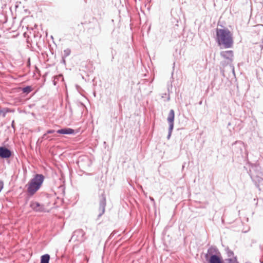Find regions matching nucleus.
Listing matches in <instances>:
<instances>
[{"label": "nucleus", "mask_w": 263, "mask_h": 263, "mask_svg": "<svg viewBox=\"0 0 263 263\" xmlns=\"http://www.w3.org/2000/svg\"><path fill=\"white\" fill-rule=\"evenodd\" d=\"M71 53V50L69 48H67L64 50L63 55L62 56V58H66L69 56Z\"/></svg>", "instance_id": "nucleus-17"}, {"label": "nucleus", "mask_w": 263, "mask_h": 263, "mask_svg": "<svg viewBox=\"0 0 263 263\" xmlns=\"http://www.w3.org/2000/svg\"><path fill=\"white\" fill-rule=\"evenodd\" d=\"M30 207L35 212H42L44 211V205L39 202L32 201L30 203Z\"/></svg>", "instance_id": "nucleus-10"}, {"label": "nucleus", "mask_w": 263, "mask_h": 263, "mask_svg": "<svg viewBox=\"0 0 263 263\" xmlns=\"http://www.w3.org/2000/svg\"><path fill=\"white\" fill-rule=\"evenodd\" d=\"M244 147V143L240 141H237L232 144V151L233 153L239 155H242L243 152V148Z\"/></svg>", "instance_id": "nucleus-7"}, {"label": "nucleus", "mask_w": 263, "mask_h": 263, "mask_svg": "<svg viewBox=\"0 0 263 263\" xmlns=\"http://www.w3.org/2000/svg\"><path fill=\"white\" fill-rule=\"evenodd\" d=\"M216 35V41L218 45H222L225 48L232 47L233 44L232 33L228 28H217Z\"/></svg>", "instance_id": "nucleus-1"}, {"label": "nucleus", "mask_w": 263, "mask_h": 263, "mask_svg": "<svg viewBox=\"0 0 263 263\" xmlns=\"http://www.w3.org/2000/svg\"><path fill=\"white\" fill-rule=\"evenodd\" d=\"M227 255L229 258H233L234 253L232 251L229 250L227 251Z\"/></svg>", "instance_id": "nucleus-19"}, {"label": "nucleus", "mask_w": 263, "mask_h": 263, "mask_svg": "<svg viewBox=\"0 0 263 263\" xmlns=\"http://www.w3.org/2000/svg\"><path fill=\"white\" fill-rule=\"evenodd\" d=\"M57 133L63 135H73L75 133L74 130L68 127L61 128L58 129Z\"/></svg>", "instance_id": "nucleus-11"}, {"label": "nucleus", "mask_w": 263, "mask_h": 263, "mask_svg": "<svg viewBox=\"0 0 263 263\" xmlns=\"http://www.w3.org/2000/svg\"><path fill=\"white\" fill-rule=\"evenodd\" d=\"M50 256L48 254L43 255L41 257L40 263H49Z\"/></svg>", "instance_id": "nucleus-13"}, {"label": "nucleus", "mask_w": 263, "mask_h": 263, "mask_svg": "<svg viewBox=\"0 0 263 263\" xmlns=\"http://www.w3.org/2000/svg\"><path fill=\"white\" fill-rule=\"evenodd\" d=\"M13 152L5 146H0V158L9 159L12 156Z\"/></svg>", "instance_id": "nucleus-8"}, {"label": "nucleus", "mask_w": 263, "mask_h": 263, "mask_svg": "<svg viewBox=\"0 0 263 263\" xmlns=\"http://www.w3.org/2000/svg\"><path fill=\"white\" fill-rule=\"evenodd\" d=\"M32 90V88L31 86L28 85L26 86L22 89V91L23 93L26 94H28Z\"/></svg>", "instance_id": "nucleus-15"}, {"label": "nucleus", "mask_w": 263, "mask_h": 263, "mask_svg": "<svg viewBox=\"0 0 263 263\" xmlns=\"http://www.w3.org/2000/svg\"><path fill=\"white\" fill-rule=\"evenodd\" d=\"M68 110L69 111V112L70 114V116H71L72 115V108L70 106H68Z\"/></svg>", "instance_id": "nucleus-21"}, {"label": "nucleus", "mask_w": 263, "mask_h": 263, "mask_svg": "<svg viewBox=\"0 0 263 263\" xmlns=\"http://www.w3.org/2000/svg\"><path fill=\"white\" fill-rule=\"evenodd\" d=\"M79 104L83 107L85 106L84 104L83 103L80 102Z\"/></svg>", "instance_id": "nucleus-23"}, {"label": "nucleus", "mask_w": 263, "mask_h": 263, "mask_svg": "<svg viewBox=\"0 0 263 263\" xmlns=\"http://www.w3.org/2000/svg\"><path fill=\"white\" fill-rule=\"evenodd\" d=\"M204 263H223L221 254L216 246H211L204 254Z\"/></svg>", "instance_id": "nucleus-3"}, {"label": "nucleus", "mask_w": 263, "mask_h": 263, "mask_svg": "<svg viewBox=\"0 0 263 263\" xmlns=\"http://www.w3.org/2000/svg\"><path fill=\"white\" fill-rule=\"evenodd\" d=\"M175 111L173 109H171L167 118L169 124L168 132L167 136V139H169L171 136L172 131L174 125Z\"/></svg>", "instance_id": "nucleus-6"}, {"label": "nucleus", "mask_w": 263, "mask_h": 263, "mask_svg": "<svg viewBox=\"0 0 263 263\" xmlns=\"http://www.w3.org/2000/svg\"><path fill=\"white\" fill-rule=\"evenodd\" d=\"M149 199L151 200V201H152V202H155V200H154V199L152 197H149Z\"/></svg>", "instance_id": "nucleus-22"}, {"label": "nucleus", "mask_w": 263, "mask_h": 263, "mask_svg": "<svg viewBox=\"0 0 263 263\" xmlns=\"http://www.w3.org/2000/svg\"><path fill=\"white\" fill-rule=\"evenodd\" d=\"M47 134H47V133H46L45 134H44L43 135V136L41 138V141H42L43 140H44L45 139H49V140L51 139V138H50V137L47 136Z\"/></svg>", "instance_id": "nucleus-18"}, {"label": "nucleus", "mask_w": 263, "mask_h": 263, "mask_svg": "<svg viewBox=\"0 0 263 263\" xmlns=\"http://www.w3.org/2000/svg\"><path fill=\"white\" fill-rule=\"evenodd\" d=\"M9 112V109L7 108H0V116L5 117L7 112Z\"/></svg>", "instance_id": "nucleus-16"}, {"label": "nucleus", "mask_w": 263, "mask_h": 263, "mask_svg": "<svg viewBox=\"0 0 263 263\" xmlns=\"http://www.w3.org/2000/svg\"><path fill=\"white\" fill-rule=\"evenodd\" d=\"M220 55L228 60V64H231L233 60L234 54L232 50L222 51L220 52Z\"/></svg>", "instance_id": "nucleus-9"}, {"label": "nucleus", "mask_w": 263, "mask_h": 263, "mask_svg": "<svg viewBox=\"0 0 263 263\" xmlns=\"http://www.w3.org/2000/svg\"><path fill=\"white\" fill-rule=\"evenodd\" d=\"M14 121H12V124H11V126H12V127L13 128H14Z\"/></svg>", "instance_id": "nucleus-24"}, {"label": "nucleus", "mask_w": 263, "mask_h": 263, "mask_svg": "<svg viewBox=\"0 0 263 263\" xmlns=\"http://www.w3.org/2000/svg\"><path fill=\"white\" fill-rule=\"evenodd\" d=\"M63 62L64 63H65V60H64V58H63Z\"/></svg>", "instance_id": "nucleus-25"}, {"label": "nucleus", "mask_w": 263, "mask_h": 263, "mask_svg": "<svg viewBox=\"0 0 263 263\" xmlns=\"http://www.w3.org/2000/svg\"><path fill=\"white\" fill-rule=\"evenodd\" d=\"M250 176L252 181L254 182L255 185L257 187H258L259 186V183L261 182H262V181L263 180V179L261 177H260L258 175L253 176L252 174H250Z\"/></svg>", "instance_id": "nucleus-12"}, {"label": "nucleus", "mask_w": 263, "mask_h": 263, "mask_svg": "<svg viewBox=\"0 0 263 263\" xmlns=\"http://www.w3.org/2000/svg\"><path fill=\"white\" fill-rule=\"evenodd\" d=\"M85 233L82 229H78L73 232L71 237L70 240L78 241L79 242H84L86 238L85 237Z\"/></svg>", "instance_id": "nucleus-5"}, {"label": "nucleus", "mask_w": 263, "mask_h": 263, "mask_svg": "<svg viewBox=\"0 0 263 263\" xmlns=\"http://www.w3.org/2000/svg\"><path fill=\"white\" fill-rule=\"evenodd\" d=\"M44 179L45 177L43 174H35L26 185L27 186V195L29 197L33 196L42 186Z\"/></svg>", "instance_id": "nucleus-2"}, {"label": "nucleus", "mask_w": 263, "mask_h": 263, "mask_svg": "<svg viewBox=\"0 0 263 263\" xmlns=\"http://www.w3.org/2000/svg\"><path fill=\"white\" fill-rule=\"evenodd\" d=\"M223 263H239L237 260V258L236 256L234 257L233 258H229L226 259Z\"/></svg>", "instance_id": "nucleus-14"}, {"label": "nucleus", "mask_w": 263, "mask_h": 263, "mask_svg": "<svg viewBox=\"0 0 263 263\" xmlns=\"http://www.w3.org/2000/svg\"><path fill=\"white\" fill-rule=\"evenodd\" d=\"M55 132V130L54 129H49L46 132L47 134H53Z\"/></svg>", "instance_id": "nucleus-20"}, {"label": "nucleus", "mask_w": 263, "mask_h": 263, "mask_svg": "<svg viewBox=\"0 0 263 263\" xmlns=\"http://www.w3.org/2000/svg\"><path fill=\"white\" fill-rule=\"evenodd\" d=\"M233 71H234V67H233Z\"/></svg>", "instance_id": "nucleus-26"}, {"label": "nucleus", "mask_w": 263, "mask_h": 263, "mask_svg": "<svg viewBox=\"0 0 263 263\" xmlns=\"http://www.w3.org/2000/svg\"><path fill=\"white\" fill-rule=\"evenodd\" d=\"M99 208L100 212L98 218H99L105 212V207L106 205V199L104 192L103 191L99 195Z\"/></svg>", "instance_id": "nucleus-4"}]
</instances>
